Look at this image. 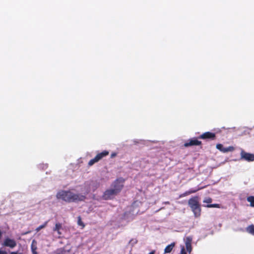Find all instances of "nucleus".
I'll list each match as a JSON object with an SVG mask.
<instances>
[{"label": "nucleus", "mask_w": 254, "mask_h": 254, "mask_svg": "<svg viewBox=\"0 0 254 254\" xmlns=\"http://www.w3.org/2000/svg\"><path fill=\"white\" fill-rule=\"evenodd\" d=\"M212 198H210V197H207V198H206L205 199H204L203 200V202L204 203H211L212 202Z\"/></svg>", "instance_id": "nucleus-20"}, {"label": "nucleus", "mask_w": 254, "mask_h": 254, "mask_svg": "<svg viewBox=\"0 0 254 254\" xmlns=\"http://www.w3.org/2000/svg\"><path fill=\"white\" fill-rule=\"evenodd\" d=\"M175 243H172L171 244L168 245L164 250V253L167 254L170 253L172 251L173 249L175 247Z\"/></svg>", "instance_id": "nucleus-13"}, {"label": "nucleus", "mask_w": 254, "mask_h": 254, "mask_svg": "<svg viewBox=\"0 0 254 254\" xmlns=\"http://www.w3.org/2000/svg\"><path fill=\"white\" fill-rule=\"evenodd\" d=\"M188 204L193 213L195 217H198L201 215V209L199 203L198 196L190 198L188 201Z\"/></svg>", "instance_id": "nucleus-2"}, {"label": "nucleus", "mask_w": 254, "mask_h": 254, "mask_svg": "<svg viewBox=\"0 0 254 254\" xmlns=\"http://www.w3.org/2000/svg\"><path fill=\"white\" fill-rule=\"evenodd\" d=\"M200 189H201L200 188H198V189H190L188 191H187L185 192L184 193L181 194L180 195V197H183L186 196H187L188 195H189V194H190L191 193H195L197 191L199 190Z\"/></svg>", "instance_id": "nucleus-11"}, {"label": "nucleus", "mask_w": 254, "mask_h": 254, "mask_svg": "<svg viewBox=\"0 0 254 254\" xmlns=\"http://www.w3.org/2000/svg\"><path fill=\"white\" fill-rule=\"evenodd\" d=\"M202 143L201 141H199L197 139V138H192L189 139L187 142H186L184 144V146L186 147H188L191 146H198L201 145Z\"/></svg>", "instance_id": "nucleus-8"}, {"label": "nucleus", "mask_w": 254, "mask_h": 254, "mask_svg": "<svg viewBox=\"0 0 254 254\" xmlns=\"http://www.w3.org/2000/svg\"><path fill=\"white\" fill-rule=\"evenodd\" d=\"M117 192L113 189H110L107 190L104 192L102 198L104 200L112 199L113 197L117 195Z\"/></svg>", "instance_id": "nucleus-6"}, {"label": "nucleus", "mask_w": 254, "mask_h": 254, "mask_svg": "<svg viewBox=\"0 0 254 254\" xmlns=\"http://www.w3.org/2000/svg\"><path fill=\"white\" fill-rule=\"evenodd\" d=\"M247 231L254 236V225H251L247 228Z\"/></svg>", "instance_id": "nucleus-15"}, {"label": "nucleus", "mask_w": 254, "mask_h": 254, "mask_svg": "<svg viewBox=\"0 0 254 254\" xmlns=\"http://www.w3.org/2000/svg\"><path fill=\"white\" fill-rule=\"evenodd\" d=\"M241 159L248 162L254 161V154L245 152L242 150L241 152Z\"/></svg>", "instance_id": "nucleus-7"}, {"label": "nucleus", "mask_w": 254, "mask_h": 254, "mask_svg": "<svg viewBox=\"0 0 254 254\" xmlns=\"http://www.w3.org/2000/svg\"><path fill=\"white\" fill-rule=\"evenodd\" d=\"M109 151H108L107 150H104V151H102V152L98 153L94 158L91 159L89 161L88 164V166H92L95 163L98 162L99 161L101 160L104 157L108 156L109 155Z\"/></svg>", "instance_id": "nucleus-3"}, {"label": "nucleus", "mask_w": 254, "mask_h": 254, "mask_svg": "<svg viewBox=\"0 0 254 254\" xmlns=\"http://www.w3.org/2000/svg\"><path fill=\"white\" fill-rule=\"evenodd\" d=\"M247 201L250 203L252 207H254V196H250L247 197Z\"/></svg>", "instance_id": "nucleus-16"}, {"label": "nucleus", "mask_w": 254, "mask_h": 254, "mask_svg": "<svg viewBox=\"0 0 254 254\" xmlns=\"http://www.w3.org/2000/svg\"><path fill=\"white\" fill-rule=\"evenodd\" d=\"M181 254H187L184 247H183L181 251Z\"/></svg>", "instance_id": "nucleus-22"}, {"label": "nucleus", "mask_w": 254, "mask_h": 254, "mask_svg": "<svg viewBox=\"0 0 254 254\" xmlns=\"http://www.w3.org/2000/svg\"><path fill=\"white\" fill-rule=\"evenodd\" d=\"M9 254H18V253L17 252H11Z\"/></svg>", "instance_id": "nucleus-25"}, {"label": "nucleus", "mask_w": 254, "mask_h": 254, "mask_svg": "<svg viewBox=\"0 0 254 254\" xmlns=\"http://www.w3.org/2000/svg\"><path fill=\"white\" fill-rule=\"evenodd\" d=\"M191 238L190 237H187L186 238L185 245L186 247L187 251L189 252H190L191 250Z\"/></svg>", "instance_id": "nucleus-12"}, {"label": "nucleus", "mask_w": 254, "mask_h": 254, "mask_svg": "<svg viewBox=\"0 0 254 254\" xmlns=\"http://www.w3.org/2000/svg\"><path fill=\"white\" fill-rule=\"evenodd\" d=\"M78 221L77 224L78 225L82 226V228H83L85 227V225L83 222L81 220V218L80 216L78 217Z\"/></svg>", "instance_id": "nucleus-18"}, {"label": "nucleus", "mask_w": 254, "mask_h": 254, "mask_svg": "<svg viewBox=\"0 0 254 254\" xmlns=\"http://www.w3.org/2000/svg\"><path fill=\"white\" fill-rule=\"evenodd\" d=\"M62 228V225L60 223H57L55 225V227L53 228V231L57 232L58 234L59 235H61V232H60V230Z\"/></svg>", "instance_id": "nucleus-14"}, {"label": "nucleus", "mask_w": 254, "mask_h": 254, "mask_svg": "<svg viewBox=\"0 0 254 254\" xmlns=\"http://www.w3.org/2000/svg\"><path fill=\"white\" fill-rule=\"evenodd\" d=\"M155 251H152L149 254H155Z\"/></svg>", "instance_id": "nucleus-26"}, {"label": "nucleus", "mask_w": 254, "mask_h": 254, "mask_svg": "<svg viewBox=\"0 0 254 254\" xmlns=\"http://www.w3.org/2000/svg\"><path fill=\"white\" fill-rule=\"evenodd\" d=\"M33 254H38V253L37 252H33Z\"/></svg>", "instance_id": "nucleus-28"}, {"label": "nucleus", "mask_w": 254, "mask_h": 254, "mask_svg": "<svg viewBox=\"0 0 254 254\" xmlns=\"http://www.w3.org/2000/svg\"><path fill=\"white\" fill-rule=\"evenodd\" d=\"M216 138L215 133L207 131L203 133L202 134L199 135L197 138L205 140H214Z\"/></svg>", "instance_id": "nucleus-5"}, {"label": "nucleus", "mask_w": 254, "mask_h": 254, "mask_svg": "<svg viewBox=\"0 0 254 254\" xmlns=\"http://www.w3.org/2000/svg\"><path fill=\"white\" fill-rule=\"evenodd\" d=\"M34 241H33V243H32V244L31 245V250H32V254H33V252H36V250H37V247L36 246H35L33 245V242Z\"/></svg>", "instance_id": "nucleus-21"}, {"label": "nucleus", "mask_w": 254, "mask_h": 254, "mask_svg": "<svg viewBox=\"0 0 254 254\" xmlns=\"http://www.w3.org/2000/svg\"><path fill=\"white\" fill-rule=\"evenodd\" d=\"M127 212H126L124 214V216H126V215L127 214Z\"/></svg>", "instance_id": "nucleus-27"}, {"label": "nucleus", "mask_w": 254, "mask_h": 254, "mask_svg": "<svg viewBox=\"0 0 254 254\" xmlns=\"http://www.w3.org/2000/svg\"><path fill=\"white\" fill-rule=\"evenodd\" d=\"M3 245L5 247L13 248L16 246V243L13 239L7 238L4 240Z\"/></svg>", "instance_id": "nucleus-10"}, {"label": "nucleus", "mask_w": 254, "mask_h": 254, "mask_svg": "<svg viewBox=\"0 0 254 254\" xmlns=\"http://www.w3.org/2000/svg\"><path fill=\"white\" fill-rule=\"evenodd\" d=\"M206 207H209V208H212V207L219 208V204H207L206 206Z\"/></svg>", "instance_id": "nucleus-19"}, {"label": "nucleus", "mask_w": 254, "mask_h": 254, "mask_svg": "<svg viewBox=\"0 0 254 254\" xmlns=\"http://www.w3.org/2000/svg\"><path fill=\"white\" fill-rule=\"evenodd\" d=\"M47 224H48V221H46L43 224L39 226V227H38L36 229V231L37 232H39L40 230H41L42 229H43L45 227H46V226L47 225Z\"/></svg>", "instance_id": "nucleus-17"}, {"label": "nucleus", "mask_w": 254, "mask_h": 254, "mask_svg": "<svg viewBox=\"0 0 254 254\" xmlns=\"http://www.w3.org/2000/svg\"><path fill=\"white\" fill-rule=\"evenodd\" d=\"M58 199H62L67 202L84 201L86 197L79 193H74L70 190L59 191L56 194Z\"/></svg>", "instance_id": "nucleus-1"}, {"label": "nucleus", "mask_w": 254, "mask_h": 254, "mask_svg": "<svg viewBox=\"0 0 254 254\" xmlns=\"http://www.w3.org/2000/svg\"><path fill=\"white\" fill-rule=\"evenodd\" d=\"M216 147L217 149L223 153L232 152L235 150V148L232 146H229L228 147H224L222 144L220 143L217 144Z\"/></svg>", "instance_id": "nucleus-9"}, {"label": "nucleus", "mask_w": 254, "mask_h": 254, "mask_svg": "<svg viewBox=\"0 0 254 254\" xmlns=\"http://www.w3.org/2000/svg\"><path fill=\"white\" fill-rule=\"evenodd\" d=\"M124 180L122 178L117 179L113 182L112 185V189H113L118 194L123 189L124 187Z\"/></svg>", "instance_id": "nucleus-4"}, {"label": "nucleus", "mask_w": 254, "mask_h": 254, "mask_svg": "<svg viewBox=\"0 0 254 254\" xmlns=\"http://www.w3.org/2000/svg\"><path fill=\"white\" fill-rule=\"evenodd\" d=\"M117 155V153H112L111 155V158H114V157H115Z\"/></svg>", "instance_id": "nucleus-23"}, {"label": "nucleus", "mask_w": 254, "mask_h": 254, "mask_svg": "<svg viewBox=\"0 0 254 254\" xmlns=\"http://www.w3.org/2000/svg\"><path fill=\"white\" fill-rule=\"evenodd\" d=\"M0 254H7V252L4 251L0 250Z\"/></svg>", "instance_id": "nucleus-24"}]
</instances>
